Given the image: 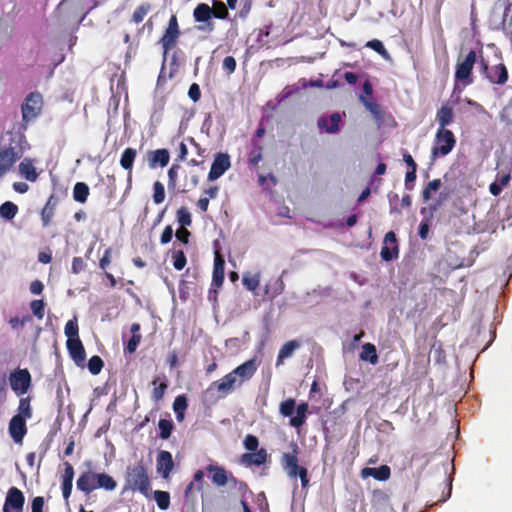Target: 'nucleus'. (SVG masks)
Masks as SVG:
<instances>
[{"instance_id":"61","label":"nucleus","mask_w":512,"mask_h":512,"mask_svg":"<svg viewBox=\"0 0 512 512\" xmlns=\"http://www.w3.org/2000/svg\"><path fill=\"white\" fill-rule=\"evenodd\" d=\"M141 335H132V337L127 342L125 347V351L132 354L136 351L139 343L141 342Z\"/></svg>"},{"instance_id":"50","label":"nucleus","mask_w":512,"mask_h":512,"mask_svg":"<svg viewBox=\"0 0 512 512\" xmlns=\"http://www.w3.org/2000/svg\"><path fill=\"white\" fill-rule=\"evenodd\" d=\"M173 267L176 270H182L187 264V258L183 250H174L172 252Z\"/></svg>"},{"instance_id":"55","label":"nucleus","mask_w":512,"mask_h":512,"mask_svg":"<svg viewBox=\"0 0 512 512\" xmlns=\"http://www.w3.org/2000/svg\"><path fill=\"white\" fill-rule=\"evenodd\" d=\"M365 47L373 49L375 52H377L383 58L389 57V54H388L387 50L385 49L383 43L378 39H373V40L368 41L365 44Z\"/></svg>"},{"instance_id":"53","label":"nucleus","mask_w":512,"mask_h":512,"mask_svg":"<svg viewBox=\"0 0 512 512\" xmlns=\"http://www.w3.org/2000/svg\"><path fill=\"white\" fill-rule=\"evenodd\" d=\"M212 16L218 19H227L229 16L228 7L221 1L214 2Z\"/></svg>"},{"instance_id":"33","label":"nucleus","mask_w":512,"mask_h":512,"mask_svg":"<svg viewBox=\"0 0 512 512\" xmlns=\"http://www.w3.org/2000/svg\"><path fill=\"white\" fill-rule=\"evenodd\" d=\"M96 489H104L106 491H113L117 487L116 480L106 473H96Z\"/></svg>"},{"instance_id":"43","label":"nucleus","mask_w":512,"mask_h":512,"mask_svg":"<svg viewBox=\"0 0 512 512\" xmlns=\"http://www.w3.org/2000/svg\"><path fill=\"white\" fill-rule=\"evenodd\" d=\"M154 500L161 510H167L170 506V494L166 491L156 490L153 492Z\"/></svg>"},{"instance_id":"26","label":"nucleus","mask_w":512,"mask_h":512,"mask_svg":"<svg viewBox=\"0 0 512 512\" xmlns=\"http://www.w3.org/2000/svg\"><path fill=\"white\" fill-rule=\"evenodd\" d=\"M224 269L225 260L223 256L216 251L214 258L213 274H212V285L219 288L224 282Z\"/></svg>"},{"instance_id":"41","label":"nucleus","mask_w":512,"mask_h":512,"mask_svg":"<svg viewBox=\"0 0 512 512\" xmlns=\"http://www.w3.org/2000/svg\"><path fill=\"white\" fill-rule=\"evenodd\" d=\"M263 148L260 144L254 142L252 149L250 150L248 154V163L250 166L256 167L258 166L259 162L262 161L263 155H262Z\"/></svg>"},{"instance_id":"57","label":"nucleus","mask_w":512,"mask_h":512,"mask_svg":"<svg viewBox=\"0 0 512 512\" xmlns=\"http://www.w3.org/2000/svg\"><path fill=\"white\" fill-rule=\"evenodd\" d=\"M431 219H432V217H430V214H429L428 217L423 219L419 224L418 235L422 240H425L428 238Z\"/></svg>"},{"instance_id":"36","label":"nucleus","mask_w":512,"mask_h":512,"mask_svg":"<svg viewBox=\"0 0 512 512\" xmlns=\"http://www.w3.org/2000/svg\"><path fill=\"white\" fill-rule=\"evenodd\" d=\"M360 359L364 361H369L372 365H376L379 361V357L375 345L372 343H365L362 346Z\"/></svg>"},{"instance_id":"13","label":"nucleus","mask_w":512,"mask_h":512,"mask_svg":"<svg viewBox=\"0 0 512 512\" xmlns=\"http://www.w3.org/2000/svg\"><path fill=\"white\" fill-rule=\"evenodd\" d=\"M25 497L23 492L17 487H11L7 491L3 512H23Z\"/></svg>"},{"instance_id":"54","label":"nucleus","mask_w":512,"mask_h":512,"mask_svg":"<svg viewBox=\"0 0 512 512\" xmlns=\"http://www.w3.org/2000/svg\"><path fill=\"white\" fill-rule=\"evenodd\" d=\"M243 285L250 291H255L260 284L259 275L245 274L242 279Z\"/></svg>"},{"instance_id":"6","label":"nucleus","mask_w":512,"mask_h":512,"mask_svg":"<svg viewBox=\"0 0 512 512\" xmlns=\"http://www.w3.org/2000/svg\"><path fill=\"white\" fill-rule=\"evenodd\" d=\"M43 105V96L38 91L30 92L25 97L23 103L21 104V114L24 129H26V126L30 122L34 121L41 115Z\"/></svg>"},{"instance_id":"29","label":"nucleus","mask_w":512,"mask_h":512,"mask_svg":"<svg viewBox=\"0 0 512 512\" xmlns=\"http://www.w3.org/2000/svg\"><path fill=\"white\" fill-rule=\"evenodd\" d=\"M20 175L29 182H36L39 173L36 171L34 160L31 158H24L18 165Z\"/></svg>"},{"instance_id":"8","label":"nucleus","mask_w":512,"mask_h":512,"mask_svg":"<svg viewBox=\"0 0 512 512\" xmlns=\"http://www.w3.org/2000/svg\"><path fill=\"white\" fill-rule=\"evenodd\" d=\"M181 35L178 19L176 15H171L168 26L166 27L162 37L159 40V43L163 49V62L161 72H163L165 68V62L167 60V56L170 50L174 49L177 46L178 39Z\"/></svg>"},{"instance_id":"16","label":"nucleus","mask_w":512,"mask_h":512,"mask_svg":"<svg viewBox=\"0 0 512 512\" xmlns=\"http://www.w3.org/2000/svg\"><path fill=\"white\" fill-rule=\"evenodd\" d=\"M237 381L234 375L229 372L220 380L212 382L207 391L216 390L219 393V398H224L230 394L235 387H238Z\"/></svg>"},{"instance_id":"4","label":"nucleus","mask_w":512,"mask_h":512,"mask_svg":"<svg viewBox=\"0 0 512 512\" xmlns=\"http://www.w3.org/2000/svg\"><path fill=\"white\" fill-rule=\"evenodd\" d=\"M281 464L287 475L291 478L299 477L302 488H307L309 484L308 471L305 467L298 465V446L292 444V451L284 453L281 457Z\"/></svg>"},{"instance_id":"46","label":"nucleus","mask_w":512,"mask_h":512,"mask_svg":"<svg viewBox=\"0 0 512 512\" xmlns=\"http://www.w3.org/2000/svg\"><path fill=\"white\" fill-rule=\"evenodd\" d=\"M45 302L43 299H35L30 302V309L32 314L38 319L42 320L45 315Z\"/></svg>"},{"instance_id":"42","label":"nucleus","mask_w":512,"mask_h":512,"mask_svg":"<svg viewBox=\"0 0 512 512\" xmlns=\"http://www.w3.org/2000/svg\"><path fill=\"white\" fill-rule=\"evenodd\" d=\"M174 424L170 419H160L158 422L159 437L163 440L168 439L173 431Z\"/></svg>"},{"instance_id":"51","label":"nucleus","mask_w":512,"mask_h":512,"mask_svg":"<svg viewBox=\"0 0 512 512\" xmlns=\"http://www.w3.org/2000/svg\"><path fill=\"white\" fill-rule=\"evenodd\" d=\"M176 217H177V221L181 225V227L186 228L187 226H191L192 218H191V214L187 208H185V207L179 208L177 210Z\"/></svg>"},{"instance_id":"3","label":"nucleus","mask_w":512,"mask_h":512,"mask_svg":"<svg viewBox=\"0 0 512 512\" xmlns=\"http://www.w3.org/2000/svg\"><path fill=\"white\" fill-rule=\"evenodd\" d=\"M128 491H138L146 498H150L151 496V479L143 460L138 461L134 465H129L126 468L125 483L122 493Z\"/></svg>"},{"instance_id":"35","label":"nucleus","mask_w":512,"mask_h":512,"mask_svg":"<svg viewBox=\"0 0 512 512\" xmlns=\"http://www.w3.org/2000/svg\"><path fill=\"white\" fill-rule=\"evenodd\" d=\"M308 413V403L302 402L296 407V416L290 418V425L299 428L306 422Z\"/></svg>"},{"instance_id":"2","label":"nucleus","mask_w":512,"mask_h":512,"mask_svg":"<svg viewBox=\"0 0 512 512\" xmlns=\"http://www.w3.org/2000/svg\"><path fill=\"white\" fill-rule=\"evenodd\" d=\"M7 136L8 138L2 146V175L12 170L16 162L30 147L23 132H8Z\"/></svg>"},{"instance_id":"30","label":"nucleus","mask_w":512,"mask_h":512,"mask_svg":"<svg viewBox=\"0 0 512 512\" xmlns=\"http://www.w3.org/2000/svg\"><path fill=\"white\" fill-rule=\"evenodd\" d=\"M361 476L363 478L371 476L378 481H386L391 476V469L388 465H381L377 468L365 467L361 470Z\"/></svg>"},{"instance_id":"48","label":"nucleus","mask_w":512,"mask_h":512,"mask_svg":"<svg viewBox=\"0 0 512 512\" xmlns=\"http://www.w3.org/2000/svg\"><path fill=\"white\" fill-rule=\"evenodd\" d=\"M87 366L91 374L98 375L104 366V362L100 356L94 355L89 359Z\"/></svg>"},{"instance_id":"11","label":"nucleus","mask_w":512,"mask_h":512,"mask_svg":"<svg viewBox=\"0 0 512 512\" xmlns=\"http://www.w3.org/2000/svg\"><path fill=\"white\" fill-rule=\"evenodd\" d=\"M8 381L11 389L18 397L26 394L32 385V377L27 368L15 369L10 373Z\"/></svg>"},{"instance_id":"40","label":"nucleus","mask_w":512,"mask_h":512,"mask_svg":"<svg viewBox=\"0 0 512 512\" xmlns=\"http://www.w3.org/2000/svg\"><path fill=\"white\" fill-rule=\"evenodd\" d=\"M31 398L28 397H20L19 405L17 409V414L23 417L24 419H30L32 417V408H31Z\"/></svg>"},{"instance_id":"7","label":"nucleus","mask_w":512,"mask_h":512,"mask_svg":"<svg viewBox=\"0 0 512 512\" xmlns=\"http://www.w3.org/2000/svg\"><path fill=\"white\" fill-rule=\"evenodd\" d=\"M482 50H480V68L481 73L491 85L504 86L509 79V72L504 63L489 65L488 62L482 57Z\"/></svg>"},{"instance_id":"19","label":"nucleus","mask_w":512,"mask_h":512,"mask_svg":"<svg viewBox=\"0 0 512 512\" xmlns=\"http://www.w3.org/2000/svg\"><path fill=\"white\" fill-rule=\"evenodd\" d=\"M174 468L172 454L169 451L162 450L158 453L156 459V469L163 479H169L170 473Z\"/></svg>"},{"instance_id":"58","label":"nucleus","mask_w":512,"mask_h":512,"mask_svg":"<svg viewBox=\"0 0 512 512\" xmlns=\"http://www.w3.org/2000/svg\"><path fill=\"white\" fill-rule=\"evenodd\" d=\"M172 407L174 412H185L188 407L186 396L183 394L178 395L175 398Z\"/></svg>"},{"instance_id":"17","label":"nucleus","mask_w":512,"mask_h":512,"mask_svg":"<svg viewBox=\"0 0 512 512\" xmlns=\"http://www.w3.org/2000/svg\"><path fill=\"white\" fill-rule=\"evenodd\" d=\"M26 419L20 415H14L8 425V432L14 443L22 444L25 435L27 434Z\"/></svg>"},{"instance_id":"34","label":"nucleus","mask_w":512,"mask_h":512,"mask_svg":"<svg viewBox=\"0 0 512 512\" xmlns=\"http://www.w3.org/2000/svg\"><path fill=\"white\" fill-rule=\"evenodd\" d=\"M7 322L13 331H16L19 333L20 331L23 330V328L26 324L33 322V317H32V315H30L28 313L22 315L21 317L18 315H15V316H10L9 319L7 320Z\"/></svg>"},{"instance_id":"39","label":"nucleus","mask_w":512,"mask_h":512,"mask_svg":"<svg viewBox=\"0 0 512 512\" xmlns=\"http://www.w3.org/2000/svg\"><path fill=\"white\" fill-rule=\"evenodd\" d=\"M452 190L444 188L440 191L438 198L429 205L430 217H433V213L436 212L443 204L450 198Z\"/></svg>"},{"instance_id":"1","label":"nucleus","mask_w":512,"mask_h":512,"mask_svg":"<svg viewBox=\"0 0 512 512\" xmlns=\"http://www.w3.org/2000/svg\"><path fill=\"white\" fill-rule=\"evenodd\" d=\"M168 191L171 195L186 194L199 184V174L195 170H186L178 163L168 169Z\"/></svg>"},{"instance_id":"59","label":"nucleus","mask_w":512,"mask_h":512,"mask_svg":"<svg viewBox=\"0 0 512 512\" xmlns=\"http://www.w3.org/2000/svg\"><path fill=\"white\" fill-rule=\"evenodd\" d=\"M236 60L233 56H226L222 63V68L228 75H231L236 70Z\"/></svg>"},{"instance_id":"49","label":"nucleus","mask_w":512,"mask_h":512,"mask_svg":"<svg viewBox=\"0 0 512 512\" xmlns=\"http://www.w3.org/2000/svg\"><path fill=\"white\" fill-rule=\"evenodd\" d=\"M17 213L18 206L15 203L11 201L2 203V218L11 220L16 216Z\"/></svg>"},{"instance_id":"25","label":"nucleus","mask_w":512,"mask_h":512,"mask_svg":"<svg viewBox=\"0 0 512 512\" xmlns=\"http://www.w3.org/2000/svg\"><path fill=\"white\" fill-rule=\"evenodd\" d=\"M212 14H213L212 8L206 3L198 4L193 11V17L196 22H199V23L207 22L206 28L208 31H213V29H214L213 23L209 22V20L212 17Z\"/></svg>"},{"instance_id":"12","label":"nucleus","mask_w":512,"mask_h":512,"mask_svg":"<svg viewBox=\"0 0 512 512\" xmlns=\"http://www.w3.org/2000/svg\"><path fill=\"white\" fill-rule=\"evenodd\" d=\"M206 471L212 473L211 481L218 487L225 486L227 483L239 485L240 487H247V484L243 481H239L233 476L232 473H228L223 467L218 465L209 464L206 467Z\"/></svg>"},{"instance_id":"60","label":"nucleus","mask_w":512,"mask_h":512,"mask_svg":"<svg viewBox=\"0 0 512 512\" xmlns=\"http://www.w3.org/2000/svg\"><path fill=\"white\" fill-rule=\"evenodd\" d=\"M167 387L166 382H162L158 386H155L152 391V399L156 402L160 401L164 397Z\"/></svg>"},{"instance_id":"22","label":"nucleus","mask_w":512,"mask_h":512,"mask_svg":"<svg viewBox=\"0 0 512 512\" xmlns=\"http://www.w3.org/2000/svg\"><path fill=\"white\" fill-rule=\"evenodd\" d=\"M455 113L452 105L445 102L436 112L435 120L438 123L439 129H448V126L454 122Z\"/></svg>"},{"instance_id":"45","label":"nucleus","mask_w":512,"mask_h":512,"mask_svg":"<svg viewBox=\"0 0 512 512\" xmlns=\"http://www.w3.org/2000/svg\"><path fill=\"white\" fill-rule=\"evenodd\" d=\"M151 10V5L148 3H143L139 5L132 14V22L139 24L141 23L148 12Z\"/></svg>"},{"instance_id":"28","label":"nucleus","mask_w":512,"mask_h":512,"mask_svg":"<svg viewBox=\"0 0 512 512\" xmlns=\"http://www.w3.org/2000/svg\"><path fill=\"white\" fill-rule=\"evenodd\" d=\"M170 161L169 151L165 148L157 149L148 152V164L150 168L157 166L165 167Z\"/></svg>"},{"instance_id":"9","label":"nucleus","mask_w":512,"mask_h":512,"mask_svg":"<svg viewBox=\"0 0 512 512\" xmlns=\"http://www.w3.org/2000/svg\"><path fill=\"white\" fill-rule=\"evenodd\" d=\"M476 61L477 52L470 50L462 61L457 62L454 75L455 90L458 88V83H461L463 88L473 83L472 71Z\"/></svg>"},{"instance_id":"64","label":"nucleus","mask_w":512,"mask_h":512,"mask_svg":"<svg viewBox=\"0 0 512 512\" xmlns=\"http://www.w3.org/2000/svg\"><path fill=\"white\" fill-rule=\"evenodd\" d=\"M44 503L45 501L42 496L33 498L31 502V512H43Z\"/></svg>"},{"instance_id":"5","label":"nucleus","mask_w":512,"mask_h":512,"mask_svg":"<svg viewBox=\"0 0 512 512\" xmlns=\"http://www.w3.org/2000/svg\"><path fill=\"white\" fill-rule=\"evenodd\" d=\"M456 143V137L450 129L437 128L431 148L432 160L450 154L455 148Z\"/></svg>"},{"instance_id":"15","label":"nucleus","mask_w":512,"mask_h":512,"mask_svg":"<svg viewBox=\"0 0 512 512\" xmlns=\"http://www.w3.org/2000/svg\"><path fill=\"white\" fill-rule=\"evenodd\" d=\"M230 166V156L227 153H217L208 173V180H217L230 168Z\"/></svg>"},{"instance_id":"18","label":"nucleus","mask_w":512,"mask_h":512,"mask_svg":"<svg viewBox=\"0 0 512 512\" xmlns=\"http://www.w3.org/2000/svg\"><path fill=\"white\" fill-rule=\"evenodd\" d=\"M257 371V363L255 359H250L237 366L231 371L234 377L238 380V387L244 382L250 380Z\"/></svg>"},{"instance_id":"62","label":"nucleus","mask_w":512,"mask_h":512,"mask_svg":"<svg viewBox=\"0 0 512 512\" xmlns=\"http://www.w3.org/2000/svg\"><path fill=\"white\" fill-rule=\"evenodd\" d=\"M86 264L81 257H74L72 260L71 271L74 274H79L85 270Z\"/></svg>"},{"instance_id":"10","label":"nucleus","mask_w":512,"mask_h":512,"mask_svg":"<svg viewBox=\"0 0 512 512\" xmlns=\"http://www.w3.org/2000/svg\"><path fill=\"white\" fill-rule=\"evenodd\" d=\"M55 14L60 19L73 20L77 23H80L86 16L81 0H62L56 8Z\"/></svg>"},{"instance_id":"23","label":"nucleus","mask_w":512,"mask_h":512,"mask_svg":"<svg viewBox=\"0 0 512 512\" xmlns=\"http://www.w3.org/2000/svg\"><path fill=\"white\" fill-rule=\"evenodd\" d=\"M69 355L77 366H83L86 359V352L80 339H70L66 342Z\"/></svg>"},{"instance_id":"52","label":"nucleus","mask_w":512,"mask_h":512,"mask_svg":"<svg viewBox=\"0 0 512 512\" xmlns=\"http://www.w3.org/2000/svg\"><path fill=\"white\" fill-rule=\"evenodd\" d=\"M296 402L293 398H288L281 402L279 411L284 417H291L294 413Z\"/></svg>"},{"instance_id":"63","label":"nucleus","mask_w":512,"mask_h":512,"mask_svg":"<svg viewBox=\"0 0 512 512\" xmlns=\"http://www.w3.org/2000/svg\"><path fill=\"white\" fill-rule=\"evenodd\" d=\"M188 96L193 102H198L201 98V90L197 83L190 85L188 90Z\"/></svg>"},{"instance_id":"44","label":"nucleus","mask_w":512,"mask_h":512,"mask_svg":"<svg viewBox=\"0 0 512 512\" xmlns=\"http://www.w3.org/2000/svg\"><path fill=\"white\" fill-rule=\"evenodd\" d=\"M165 196H166V193H165L164 184L158 180L155 181L153 183V195H152L153 202L156 205H159L164 202Z\"/></svg>"},{"instance_id":"56","label":"nucleus","mask_w":512,"mask_h":512,"mask_svg":"<svg viewBox=\"0 0 512 512\" xmlns=\"http://www.w3.org/2000/svg\"><path fill=\"white\" fill-rule=\"evenodd\" d=\"M244 448L249 452H254L258 449L259 440L255 435L248 434L243 441Z\"/></svg>"},{"instance_id":"14","label":"nucleus","mask_w":512,"mask_h":512,"mask_svg":"<svg viewBox=\"0 0 512 512\" xmlns=\"http://www.w3.org/2000/svg\"><path fill=\"white\" fill-rule=\"evenodd\" d=\"M380 256L386 262L399 257V246L395 232L389 231L385 234Z\"/></svg>"},{"instance_id":"32","label":"nucleus","mask_w":512,"mask_h":512,"mask_svg":"<svg viewBox=\"0 0 512 512\" xmlns=\"http://www.w3.org/2000/svg\"><path fill=\"white\" fill-rule=\"evenodd\" d=\"M137 156V151L134 148H126L120 157V166L128 172V179L132 177L133 164Z\"/></svg>"},{"instance_id":"47","label":"nucleus","mask_w":512,"mask_h":512,"mask_svg":"<svg viewBox=\"0 0 512 512\" xmlns=\"http://www.w3.org/2000/svg\"><path fill=\"white\" fill-rule=\"evenodd\" d=\"M64 332H65V335L67 336V340L80 339L79 338V327H78L76 318L69 320L66 323Z\"/></svg>"},{"instance_id":"27","label":"nucleus","mask_w":512,"mask_h":512,"mask_svg":"<svg viewBox=\"0 0 512 512\" xmlns=\"http://www.w3.org/2000/svg\"><path fill=\"white\" fill-rule=\"evenodd\" d=\"M341 115L338 112L332 113L330 117L322 116L318 119L317 125L326 133L332 134L339 130Z\"/></svg>"},{"instance_id":"31","label":"nucleus","mask_w":512,"mask_h":512,"mask_svg":"<svg viewBox=\"0 0 512 512\" xmlns=\"http://www.w3.org/2000/svg\"><path fill=\"white\" fill-rule=\"evenodd\" d=\"M301 347V342L298 340H290L283 344L280 348L277 359L276 366H280L284 363V360L291 357L293 353Z\"/></svg>"},{"instance_id":"21","label":"nucleus","mask_w":512,"mask_h":512,"mask_svg":"<svg viewBox=\"0 0 512 512\" xmlns=\"http://www.w3.org/2000/svg\"><path fill=\"white\" fill-rule=\"evenodd\" d=\"M74 475L75 472L72 464L67 461L64 462V473L61 475V490L66 503L69 502L72 493Z\"/></svg>"},{"instance_id":"24","label":"nucleus","mask_w":512,"mask_h":512,"mask_svg":"<svg viewBox=\"0 0 512 512\" xmlns=\"http://www.w3.org/2000/svg\"><path fill=\"white\" fill-rule=\"evenodd\" d=\"M96 473L88 470L80 474L76 481V487L85 495H90L96 490Z\"/></svg>"},{"instance_id":"38","label":"nucleus","mask_w":512,"mask_h":512,"mask_svg":"<svg viewBox=\"0 0 512 512\" xmlns=\"http://www.w3.org/2000/svg\"><path fill=\"white\" fill-rule=\"evenodd\" d=\"M442 186L441 179H433L428 182L422 190V199L424 202H428L432 198V194L440 190Z\"/></svg>"},{"instance_id":"37","label":"nucleus","mask_w":512,"mask_h":512,"mask_svg":"<svg viewBox=\"0 0 512 512\" xmlns=\"http://www.w3.org/2000/svg\"><path fill=\"white\" fill-rule=\"evenodd\" d=\"M89 186L84 182H77L73 188V199L79 203H85L89 196Z\"/></svg>"},{"instance_id":"20","label":"nucleus","mask_w":512,"mask_h":512,"mask_svg":"<svg viewBox=\"0 0 512 512\" xmlns=\"http://www.w3.org/2000/svg\"><path fill=\"white\" fill-rule=\"evenodd\" d=\"M269 454L265 448L257 449L254 452H247L240 456V463L246 467L261 466L267 462Z\"/></svg>"}]
</instances>
